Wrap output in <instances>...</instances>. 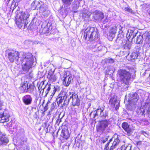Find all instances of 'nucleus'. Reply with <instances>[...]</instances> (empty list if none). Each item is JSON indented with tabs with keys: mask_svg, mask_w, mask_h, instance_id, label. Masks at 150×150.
I'll return each instance as SVG.
<instances>
[{
	"mask_svg": "<svg viewBox=\"0 0 150 150\" xmlns=\"http://www.w3.org/2000/svg\"><path fill=\"white\" fill-rule=\"evenodd\" d=\"M116 147V146H113V144L112 145V146L110 147V148L109 150H113V149L115 148Z\"/></svg>",
	"mask_w": 150,
	"mask_h": 150,
	"instance_id": "a18cd8bd",
	"label": "nucleus"
},
{
	"mask_svg": "<svg viewBox=\"0 0 150 150\" xmlns=\"http://www.w3.org/2000/svg\"><path fill=\"white\" fill-rule=\"evenodd\" d=\"M62 117L60 119L59 116L58 117V120H59V122L58 124H59L61 122V121H62L61 119H62Z\"/></svg>",
	"mask_w": 150,
	"mask_h": 150,
	"instance_id": "09e8293b",
	"label": "nucleus"
},
{
	"mask_svg": "<svg viewBox=\"0 0 150 150\" xmlns=\"http://www.w3.org/2000/svg\"><path fill=\"white\" fill-rule=\"evenodd\" d=\"M50 101H48L47 103H46L45 106L44 108V111L43 112L47 111L48 109V106L49 103H50Z\"/></svg>",
	"mask_w": 150,
	"mask_h": 150,
	"instance_id": "ea45409f",
	"label": "nucleus"
},
{
	"mask_svg": "<svg viewBox=\"0 0 150 150\" xmlns=\"http://www.w3.org/2000/svg\"><path fill=\"white\" fill-rule=\"evenodd\" d=\"M136 72V68L134 67V68H133L132 67V73H133V75H132V78H135V77H136V74L135 73Z\"/></svg>",
	"mask_w": 150,
	"mask_h": 150,
	"instance_id": "e433bc0d",
	"label": "nucleus"
},
{
	"mask_svg": "<svg viewBox=\"0 0 150 150\" xmlns=\"http://www.w3.org/2000/svg\"><path fill=\"white\" fill-rule=\"evenodd\" d=\"M21 142L19 143V144H18V146L19 147L21 148L22 146L26 142L27 138L24 135L21 137Z\"/></svg>",
	"mask_w": 150,
	"mask_h": 150,
	"instance_id": "5701e85b",
	"label": "nucleus"
},
{
	"mask_svg": "<svg viewBox=\"0 0 150 150\" xmlns=\"http://www.w3.org/2000/svg\"><path fill=\"white\" fill-rule=\"evenodd\" d=\"M113 138V137L112 138H111L109 140V142H108L109 143H110V142L112 141V139Z\"/></svg>",
	"mask_w": 150,
	"mask_h": 150,
	"instance_id": "3c124183",
	"label": "nucleus"
},
{
	"mask_svg": "<svg viewBox=\"0 0 150 150\" xmlns=\"http://www.w3.org/2000/svg\"><path fill=\"white\" fill-rule=\"evenodd\" d=\"M56 132V134H58V133L59 132Z\"/></svg>",
	"mask_w": 150,
	"mask_h": 150,
	"instance_id": "680f3d73",
	"label": "nucleus"
},
{
	"mask_svg": "<svg viewBox=\"0 0 150 150\" xmlns=\"http://www.w3.org/2000/svg\"><path fill=\"white\" fill-rule=\"evenodd\" d=\"M52 107V109H54V104L53 103H52L51 105Z\"/></svg>",
	"mask_w": 150,
	"mask_h": 150,
	"instance_id": "8fccbe9b",
	"label": "nucleus"
},
{
	"mask_svg": "<svg viewBox=\"0 0 150 150\" xmlns=\"http://www.w3.org/2000/svg\"><path fill=\"white\" fill-rule=\"evenodd\" d=\"M73 94V93L70 92H61L58 95L56 99L57 103L62 104L63 101L64 100L63 105H67L69 101L70 96Z\"/></svg>",
	"mask_w": 150,
	"mask_h": 150,
	"instance_id": "20e7f679",
	"label": "nucleus"
},
{
	"mask_svg": "<svg viewBox=\"0 0 150 150\" xmlns=\"http://www.w3.org/2000/svg\"><path fill=\"white\" fill-rule=\"evenodd\" d=\"M44 84V82H43L42 83H41L40 84L39 86H38V90H39V91H40V89L42 88V86H43V85Z\"/></svg>",
	"mask_w": 150,
	"mask_h": 150,
	"instance_id": "37998d69",
	"label": "nucleus"
},
{
	"mask_svg": "<svg viewBox=\"0 0 150 150\" xmlns=\"http://www.w3.org/2000/svg\"><path fill=\"white\" fill-rule=\"evenodd\" d=\"M29 14L27 11H22L18 14L16 18V23L18 27L21 28L23 26V28H27V29L31 28L32 25L30 24L27 27V24L28 23V18Z\"/></svg>",
	"mask_w": 150,
	"mask_h": 150,
	"instance_id": "f03ea898",
	"label": "nucleus"
},
{
	"mask_svg": "<svg viewBox=\"0 0 150 150\" xmlns=\"http://www.w3.org/2000/svg\"><path fill=\"white\" fill-rule=\"evenodd\" d=\"M64 77V79H63V84L65 85L66 86V84H67V83H68V76H67V75H65Z\"/></svg>",
	"mask_w": 150,
	"mask_h": 150,
	"instance_id": "72a5a7b5",
	"label": "nucleus"
},
{
	"mask_svg": "<svg viewBox=\"0 0 150 150\" xmlns=\"http://www.w3.org/2000/svg\"><path fill=\"white\" fill-rule=\"evenodd\" d=\"M8 55L11 62H13L15 60L16 64H21L22 69L20 71L21 74H25L35 65L33 56L31 53H20L17 51L12 50L8 53Z\"/></svg>",
	"mask_w": 150,
	"mask_h": 150,
	"instance_id": "f257e3e1",
	"label": "nucleus"
},
{
	"mask_svg": "<svg viewBox=\"0 0 150 150\" xmlns=\"http://www.w3.org/2000/svg\"><path fill=\"white\" fill-rule=\"evenodd\" d=\"M43 25H42V28H43Z\"/></svg>",
	"mask_w": 150,
	"mask_h": 150,
	"instance_id": "338daca9",
	"label": "nucleus"
},
{
	"mask_svg": "<svg viewBox=\"0 0 150 150\" xmlns=\"http://www.w3.org/2000/svg\"><path fill=\"white\" fill-rule=\"evenodd\" d=\"M34 86L33 84H30L28 85V91L27 92L31 93L33 92L34 91Z\"/></svg>",
	"mask_w": 150,
	"mask_h": 150,
	"instance_id": "7c9ffc66",
	"label": "nucleus"
},
{
	"mask_svg": "<svg viewBox=\"0 0 150 150\" xmlns=\"http://www.w3.org/2000/svg\"><path fill=\"white\" fill-rule=\"evenodd\" d=\"M70 134L69 132H61L60 136L63 138L67 139L69 137Z\"/></svg>",
	"mask_w": 150,
	"mask_h": 150,
	"instance_id": "393cba45",
	"label": "nucleus"
},
{
	"mask_svg": "<svg viewBox=\"0 0 150 150\" xmlns=\"http://www.w3.org/2000/svg\"><path fill=\"white\" fill-rule=\"evenodd\" d=\"M127 133L128 134H130V133L131 132H127Z\"/></svg>",
	"mask_w": 150,
	"mask_h": 150,
	"instance_id": "4d7b16f0",
	"label": "nucleus"
},
{
	"mask_svg": "<svg viewBox=\"0 0 150 150\" xmlns=\"http://www.w3.org/2000/svg\"><path fill=\"white\" fill-rule=\"evenodd\" d=\"M125 10L126 11H128V12H130V9L127 7L125 8Z\"/></svg>",
	"mask_w": 150,
	"mask_h": 150,
	"instance_id": "49530a36",
	"label": "nucleus"
},
{
	"mask_svg": "<svg viewBox=\"0 0 150 150\" xmlns=\"http://www.w3.org/2000/svg\"><path fill=\"white\" fill-rule=\"evenodd\" d=\"M109 103L112 105V107L115 108L116 110H117L119 109L120 103L116 99H114L111 98L109 100Z\"/></svg>",
	"mask_w": 150,
	"mask_h": 150,
	"instance_id": "4468645a",
	"label": "nucleus"
},
{
	"mask_svg": "<svg viewBox=\"0 0 150 150\" xmlns=\"http://www.w3.org/2000/svg\"><path fill=\"white\" fill-rule=\"evenodd\" d=\"M146 134V132H142V134H143L144 135V134Z\"/></svg>",
	"mask_w": 150,
	"mask_h": 150,
	"instance_id": "6e6d98bb",
	"label": "nucleus"
},
{
	"mask_svg": "<svg viewBox=\"0 0 150 150\" xmlns=\"http://www.w3.org/2000/svg\"><path fill=\"white\" fill-rule=\"evenodd\" d=\"M8 0H7V2H8Z\"/></svg>",
	"mask_w": 150,
	"mask_h": 150,
	"instance_id": "774afa93",
	"label": "nucleus"
},
{
	"mask_svg": "<svg viewBox=\"0 0 150 150\" xmlns=\"http://www.w3.org/2000/svg\"><path fill=\"white\" fill-rule=\"evenodd\" d=\"M150 109V96H148L146 100L145 104L143 106H142L140 109L137 110V112L140 114H143L145 111V109Z\"/></svg>",
	"mask_w": 150,
	"mask_h": 150,
	"instance_id": "0eeeda50",
	"label": "nucleus"
},
{
	"mask_svg": "<svg viewBox=\"0 0 150 150\" xmlns=\"http://www.w3.org/2000/svg\"><path fill=\"white\" fill-rule=\"evenodd\" d=\"M38 10L40 13H43L45 12L46 15L45 16V17H47L49 13V12L48 7L47 5L42 3L40 4L39 6Z\"/></svg>",
	"mask_w": 150,
	"mask_h": 150,
	"instance_id": "f8f14e48",
	"label": "nucleus"
},
{
	"mask_svg": "<svg viewBox=\"0 0 150 150\" xmlns=\"http://www.w3.org/2000/svg\"><path fill=\"white\" fill-rule=\"evenodd\" d=\"M120 136L117 135V138L115 139L114 141L112 144L113 146H116L120 142V140L119 139V137Z\"/></svg>",
	"mask_w": 150,
	"mask_h": 150,
	"instance_id": "2f4dec72",
	"label": "nucleus"
},
{
	"mask_svg": "<svg viewBox=\"0 0 150 150\" xmlns=\"http://www.w3.org/2000/svg\"><path fill=\"white\" fill-rule=\"evenodd\" d=\"M116 32L113 30H110L109 35H108V38L110 41H112L115 37Z\"/></svg>",
	"mask_w": 150,
	"mask_h": 150,
	"instance_id": "412c9836",
	"label": "nucleus"
},
{
	"mask_svg": "<svg viewBox=\"0 0 150 150\" xmlns=\"http://www.w3.org/2000/svg\"><path fill=\"white\" fill-rule=\"evenodd\" d=\"M132 33H134V34H135V35H133V37H134L136 36V34L137 33V30L136 31H135V30L133 31L132 30Z\"/></svg>",
	"mask_w": 150,
	"mask_h": 150,
	"instance_id": "de8ad7c7",
	"label": "nucleus"
},
{
	"mask_svg": "<svg viewBox=\"0 0 150 150\" xmlns=\"http://www.w3.org/2000/svg\"><path fill=\"white\" fill-rule=\"evenodd\" d=\"M9 116L8 115L5 116L4 114L0 115V122L4 123L7 122L9 121Z\"/></svg>",
	"mask_w": 150,
	"mask_h": 150,
	"instance_id": "a211bd4d",
	"label": "nucleus"
},
{
	"mask_svg": "<svg viewBox=\"0 0 150 150\" xmlns=\"http://www.w3.org/2000/svg\"><path fill=\"white\" fill-rule=\"evenodd\" d=\"M51 84H48L47 83L46 85H45V87H44L42 90H43L42 91V93H43L44 90L45 89V94L44 96V97H46L47 95L49 93V91H50L51 89Z\"/></svg>",
	"mask_w": 150,
	"mask_h": 150,
	"instance_id": "f3484780",
	"label": "nucleus"
},
{
	"mask_svg": "<svg viewBox=\"0 0 150 150\" xmlns=\"http://www.w3.org/2000/svg\"><path fill=\"white\" fill-rule=\"evenodd\" d=\"M143 37L142 35H139L138 36L137 39V43L139 44L142 42Z\"/></svg>",
	"mask_w": 150,
	"mask_h": 150,
	"instance_id": "473e14b6",
	"label": "nucleus"
},
{
	"mask_svg": "<svg viewBox=\"0 0 150 150\" xmlns=\"http://www.w3.org/2000/svg\"><path fill=\"white\" fill-rule=\"evenodd\" d=\"M116 134H115L114 135V137H115V136H116Z\"/></svg>",
	"mask_w": 150,
	"mask_h": 150,
	"instance_id": "0e129e2a",
	"label": "nucleus"
},
{
	"mask_svg": "<svg viewBox=\"0 0 150 150\" xmlns=\"http://www.w3.org/2000/svg\"><path fill=\"white\" fill-rule=\"evenodd\" d=\"M71 75H68V83H67L66 84V86H68L69 84L71 82L72 79V76Z\"/></svg>",
	"mask_w": 150,
	"mask_h": 150,
	"instance_id": "4c0bfd02",
	"label": "nucleus"
},
{
	"mask_svg": "<svg viewBox=\"0 0 150 150\" xmlns=\"http://www.w3.org/2000/svg\"><path fill=\"white\" fill-rule=\"evenodd\" d=\"M110 144V143L108 142L107 143V144L105 145V148L104 150H108L109 149V147L108 146Z\"/></svg>",
	"mask_w": 150,
	"mask_h": 150,
	"instance_id": "79ce46f5",
	"label": "nucleus"
},
{
	"mask_svg": "<svg viewBox=\"0 0 150 150\" xmlns=\"http://www.w3.org/2000/svg\"><path fill=\"white\" fill-rule=\"evenodd\" d=\"M29 75L31 76V77H32L33 75H32V74L31 73H30Z\"/></svg>",
	"mask_w": 150,
	"mask_h": 150,
	"instance_id": "864d4df0",
	"label": "nucleus"
},
{
	"mask_svg": "<svg viewBox=\"0 0 150 150\" xmlns=\"http://www.w3.org/2000/svg\"><path fill=\"white\" fill-rule=\"evenodd\" d=\"M40 3L37 1H34L31 4V8L33 10H38Z\"/></svg>",
	"mask_w": 150,
	"mask_h": 150,
	"instance_id": "dca6fc26",
	"label": "nucleus"
},
{
	"mask_svg": "<svg viewBox=\"0 0 150 150\" xmlns=\"http://www.w3.org/2000/svg\"><path fill=\"white\" fill-rule=\"evenodd\" d=\"M51 25L50 23H48L42 29V33L45 34V35L48 36L50 34V30L52 29Z\"/></svg>",
	"mask_w": 150,
	"mask_h": 150,
	"instance_id": "9b49d317",
	"label": "nucleus"
},
{
	"mask_svg": "<svg viewBox=\"0 0 150 150\" xmlns=\"http://www.w3.org/2000/svg\"><path fill=\"white\" fill-rule=\"evenodd\" d=\"M28 83L26 82H24L22 84L20 87L22 91L25 92H27L28 88Z\"/></svg>",
	"mask_w": 150,
	"mask_h": 150,
	"instance_id": "4be33fe9",
	"label": "nucleus"
},
{
	"mask_svg": "<svg viewBox=\"0 0 150 150\" xmlns=\"http://www.w3.org/2000/svg\"><path fill=\"white\" fill-rule=\"evenodd\" d=\"M72 99V103L74 106H79L80 105V100L76 94L73 93L70 96V99Z\"/></svg>",
	"mask_w": 150,
	"mask_h": 150,
	"instance_id": "1a4fd4ad",
	"label": "nucleus"
},
{
	"mask_svg": "<svg viewBox=\"0 0 150 150\" xmlns=\"http://www.w3.org/2000/svg\"><path fill=\"white\" fill-rule=\"evenodd\" d=\"M130 33H129V34L128 35V34H127V40H128V41L129 42L131 41V39H130L131 36H130Z\"/></svg>",
	"mask_w": 150,
	"mask_h": 150,
	"instance_id": "a19ab883",
	"label": "nucleus"
},
{
	"mask_svg": "<svg viewBox=\"0 0 150 150\" xmlns=\"http://www.w3.org/2000/svg\"><path fill=\"white\" fill-rule=\"evenodd\" d=\"M0 141L1 144H6L9 142L8 138L6 137V134L0 132Z\"/></svg>",
	"mask_w": 150,
	"mask_h": 150,
	"instance_id": "ddd939ff",
	"label": "nucleus"
},
{
	"mask_svg": "<svg viewBox=\"0 0 150 150\" xmlns=\"http://www.w3.org/2000/svg\"><path fill=\"white\" fill-rule=\"evenodd\" d=\"M145 43L150 46V35L147 37L145 40Z\"/></svg>",
	"mask_w": 150,
	"mask_h": 150,
	"instance_id": "58836bf2",
	"label": "nucleus"
},
{
	"mask_svg": "<svg viewBox=\"0 0 150 150\" xmlns=\"http://www.w3.org/2000/svg\"><path fill=\"white\" fill-rule=\"evenodd\" d=\"M92 113H93V120L95 121L97 118H99L104 120L108 117V111L104 110V109L101 108L98 109L94 111L91 112L89 114L90 116Z\"/></svg>",
	"mask_w": 150,
	"mask_h": 150,
	"instance_id": "39448f33",
	"label": "nucleus"
},
{
	"mask_svg": "<svg viewBox=\"0 0 150 150\" xmlns=\"http://www.w3.org/2000/svg\"><path fill=\"white\" fill-rule=\"evenodd\" d=\"M131 93H129L128 96L129 97V98L128 100V104H126V109L128 110L131 111V98L130 97Z\"/></svg>",
	"mask_w": 150,
	"mask_h": 150,
	"instance_id": "a878e982",
	"label": "nucleus"
},
{
	"mask_svg": "<svg viewBox=\"0 0 150 150\" xmlns=\"http://www.w3.org/2000/svg\"><path fill=\"white\" fill-rule=\"evenodd\" d=\"M140 143V142H138L137 143V144H139Z\"/></svg>",
	"mask_w": 150,
	"mask_h": 150,
	"instance_id": "bf43d9fd",
	"label": "nucleus"
},
{
	"mask_svg": "<svg viewBox=\"0 0 150 150\" xmlns=\"http://www.w3.org/2000/svg\"><path fill=\"white\" fill-rule=\"evenodd\" d=\"M104 60L105 63L111 64L114 63L115 62L114 59L111 58L110 57H108L107 58H106Z\"/></svg>",
	"mask_w": 150,
	"mask_h": 150,
	"instance_id": "c756f323",
	"label": "nucleus"
},
{
	"mask_svg": "<svg viewBox=\"0 0 150 150\" xmlns=\"http://www.w3.org/2000/svg\"><path fill=\"white\" fill-rule=\"evenodd\" d=\"M123 28L122 27L121 28V29H120V31H122V32H123V30H122V29Z\"/></svg>",
	"mask_w": 150,
	"mask_h": 150,
	"instance_id": "5fc2aeb1",
	"label": "nucleus"
},
{
	"mask_svg": "<svg viewBox=\"0 0 150 150\" xmlns=\"http://www.w3.org/2000/svg\"><path fill=\"white\" fill-rule=\"evenodd\" d=\"M126 45L128 49H129L131 47L130 43L129 44L127 43Z\"/></svg>",
	"mask_w": 150,
	"mask_h": 150,
	"instance_id": "c03bdc74",
	"label": "nucleus"
},
{
	"mask_svg": "<svg viewBox=\"0 0 150 150\" xmlns=\"http://www.w3.org/2000/svg\"><path fill=\"white\" fill-rule=\"evenodd\" d=\"M123 128L125 131H130L129 130V126L127 122H123L122 124Z\"/></svg>",
	"mask_w": 150,
	"mask_h": 150,
	"instance_id": "c85d7f7f",
	"label": "nucleus"
},
{
	"mask_svg": "<svg viewBox=\"0 0 150 150\" xmlns=\"http://www.w3.org/2000/svg\"><path fill=\"white\" fill-rule=\"evenodd\" d=\"M109 137V135H108L107 134L104 133L103 134V137L101 138V141L100 142L101 143L104 144L108 140Z\"/></svg>",
	"mask_w": 150,
	"mask_h": 150,
	"instance_id": "bb28decb",
	"label": "nucleus"
},
{
	"mask_svg": "<svg viewBox=\"0 0 150 150\" xmlns=\"http://www.w3.org/2000/svg\"><path fill=\"white\" fill-rule=\"evenodd\" d=\"M74 0H62V3L64 5L65 7H69L71 5ZM74 1L75 0H74Z\"/></svg>",
	"mask_w": 150,
	"mask_h": 150,
	"instance_id": "6ab92c4d",
	"label": "nucleus"
},
{
	"mask_svg": "<svg viewBox=\"0 0 150 150\" xmlns=\"http://www.w3.org/2000/svg\"><path fill=\"white\" fill-rule=\"evenodd\" d=\"M130 149H129V150H131V146H130Z\"/></svg>",
	"mask_w": 150,
	"mask_h": 150,
	"instance_id": "13d9d810",
	"label": "nucleus"
},
{
	"mask_svg": "<svg viewBox=\"0 0 150 150\" xmlns=\"http://www.w3.org/2000/svg\"><path fill=\"white\" fill-rule=\"evenodd\" d=\"M62 132H63V129H62Z\"/></svg>",
	"mask_w": 150,
	"mask_h": 150,
	"instance_id": "69168bd1",
	"label": "nucleus"
},
{
	"mask_svg": "<svg viewBox=\"0 0 150 150\" xmlns=\"http://www.w3.org/2000/svg\"><path fill=\"white\" fill-rule=\"evenodd\" d=\"M108 122L106 120H103L100 122L99 129L100 130H104L108 127Z\"/></svg>",
	"mask_w": 150,
	"mask_h": 150,
	"instance_id": "2eb2a0df",
	"label": "nucleus"
},
{
	"mask_svg": "<svg viewBox=\"0 0 150 150\" xmlns=\"http://www.w3.org/2000/svg\"><path fill=\"white\" fill-rule=\"evenodd\" d=\"M93 17L96 21H101L103 18L104 15L101 12L96 11L93 12Z\"/></svg>",
	"mask_w": 150,
	"mask_h": 150,
	"instance_id": "6e6552de",
	"label": "nucleus"
},
{
	"mask_svg": "<svg viewBox=\"0 0 150 150\" xmlns=\"http://www.w3.org/2000/svg\"><path fill=\"white\" fill-rule=\"evenodd\" d=\"M59 120H58V119L56 121V123L57 125H59V124H58V123H59Z\"/></svg>",
	"mask_w": 150,
	"mask_h": 150,
	"instance_id": "603ef678",
	"label": "nucleus"
},
{
	"mask_svg": "<svg viewBox=\"0 0 150 150\" xmlns=\"http://www.w3.org/2000/svg\"><path fill=\"white\" fill-rule=\"evenodd\" d=\"M138 56V53L137 51L136 52H134L132 53V59H136Z\"/></svg>",
	"mask_w": 150,
	"mask_h": 150,
	"instance_id": "f704fd0d",
	"label": "nucleus"
},
{
	"mask_svg": "<svg viewBox=\"0 0 150 150\" xmlns=\"http://www.w3.org/2000/svg\"><path fill=\"white\" fill-rule=\"evenodd\" d=\"M55 132H53V134H52V135H53V134H54V133Z\"/></svg>",
	"mask_w": 150,
	"mask_h": 150,
	"instance_id": "052dcab7",
	"label": "nucleus"
},
{
	"mask_svg": "<svg viewBox=\"0 0 150 150\" xmlns=\"http://www.w3.org/2000/svg\"><path fill=\"white\" fill-rule=\"evenodd\" d=\"M41 129L40 128V129H39V130L40 131V130Z\"/></svg>",
	"mask_w": 150,
	"mask_h": 150,
	"instance_id": "e2e57ef3",
	"label": "nucleus"
},
{
	"mask_svg": "<svg viewBox=\"0 0 150 150\" xmlns=\"http://www.w3.org/2000/svg\"><path fill=\"white\" fill-rule=\"evenodd\" d=\"M23 103L26 105H30L32 102L33 98L31 96L27 94L24 96L22 98Z\"/></svg>",
	"mask_w": 150,
	"mask_h": 150,
	"instance_id": "9d476101",
	"label": "nucleus"
},
{
	"mask_svg": "<svg viewBox=\"0 0 150 150\" xmlns=\"http://www.w3.org/2000/svg\"><path fill=\"white\" fill-rule=\"evenodd\" d=\"M50 79L52 81L55 82L57 79V76L55 75L52 74L50 76Z\"/></svg>",
	"mask_w": 150,
	"mask_h": 150,
	"instance_id": "c9c22d12",
	"label": "nucleus"
},
{
	"mask_svg": "<svg viewBox=\"0 0 150 150\" xmlns=\"http://www.w3.org/2000/svg\"><path fill=\"white\" fill-rule=\"evenodd\" d=\"M91 14V13L89 11H85L83 12L82 14L83 18H84L85 19H86V18H89Z\"/></svg>",
	"mask_w": 150,
	"mask_h": 150,
	"instance_id": "cd10ccee",
	"label": "nucleus"
},
{
	"mask_svg": "<svg viewBox=\"0 0 150 150\" xmlns=\"http://www.w3.org/2000/svg\"><path fill=\"white\" fill-rule=\"evenodd\" d=\"M59 86H54L53 88V91H51V92L50 93V98H52L53 96L55 94L56 92L57 91H59Z\"/></svg>",
	"mask_w": 150,
	"mask_h": 150,
	"instance_id": "b1692460",
	"label": "nucleus"
},
{
	"mask_svg": "<svg viewBox=\"0 0 150 150\" xmlns=\"http://www.w3.org/2000/svg\"><path fill=\"white\" fill-rule=\"evenodd\" d=\"M139 98V96L136 93H134L132 96V104L135 105L136 104Z\"/></svg>",
	"mask_w": 150,
	"mask_h": 150,
	"instance_id": "aec40b11",
	"label": "nucleus"
},
{
	"mask_svg": "<svg viewBox=\"0 0 150 150\" xmlns=\"http://www.w3.org/2000/svg\"><path fill=\"white\" fill-rule=\"evenodd\" d=\"M118 74L119 75L121 79L125 81L126 84L129 83L131 78L129 73L125 70L120 69L118 71Z\"/></svg>",
	"mask_w": 150,
	"mask_h": 150,
	"instance_id": "423d86ee",
	"label": "nucleus"
},
{
	"mask_svg": "<svg viewBox=\"0 0 150 150\" xmlns=\"http://www.w3.org/2000/svg\"><path fill=\"white\" fill-rule=\"evenodd\" d=\"M99 36L98 31L96 28L89 26L85 30L83 38L86 40L92 41H96Z\"/></svg>",
	"mask_w": 150,
	"mask_h": 150,
	"instance_id": "7ed1b4c3",
	"label": "nucleus"
}]
</instances>
